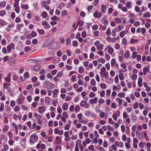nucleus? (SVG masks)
<instances>
[{
	"instance_id": "1",
	"label": "nucleus",
	"mask_w": 151,
	"mask_h": 151,
	"mask_svg": "<svg viewBox=\"0 0 151 151\" xmlns=\"http://www.w3.org/2000/svg\"><path fill=\"white\" fill-rule=\"evenodd\" d=\"M38 139V136L36 134H32L30 136L29 141L30 143L34 144L37 141Z\"/></svg>"
},
{
	"instance_id": "2",
	"label": "nucleus",
	"mask_w": 151,
	"mask_h": 151,
	"mask_svg": "<svg viewBox=\"0 0 151 151\" xmlns=\"http://www.w3.org/2000/svg\"><path fill=\"white\" fill-rule=\"evenodd\" d=\"M45 87L48 89H51L54 87V84L50 81L47 82L45 83Z\"/></svg>"
},
{
	"instance_id": "3",
	"label": "nucleus",
	"mask_w": 151,
	"mask_h": 151,
	"mask_svg": "<svg viewBox=\"0 0 151 151\" xmlns=\"http://www.w3.org/2000/svg\"><path fill=\"white\" fill-rule=\"evenodd\" d=\"M7 48L8 51L9 53H10L11 52L12 50L15 49V45L14 43H11L7 47Z\"/></svg>"
},
{
	"instance_id": "4",
	"label": "nucleus",
	"mask_w": 151,
	"mask_h": 151,
	"mask_svg": "<svg viewBox=\"0 0 151 151\" xmlns=\"http://www.w3.org/2000/svg\"><path fill=\"white\" fill-rule=\"evenodd\" d=\"M102 14L101 12H99L98 11L96 10L93 14V16L94 17L100 18L102 16Z\"/></svg>"
},
{
	"instance_id": "5",
	"label": "nucleus",
	"mask_w": 151,
	"mask_h": 151,
	"mask_svg": "<svg viewBox=\"0 0 151 151\" xmlns=\"http://www.w3.org/2000/svg\"><path fill=\"white\" fill-rule=\"evenodd\" d=\"M101 76L102 77H104L106 79L108 78V72H106L103 73H100Z\"/></svg>"
},
{
	"instance_id": "6",
	"label": "nucleus",
	"mask_w": 151,
	"mask_h": 151,
	"mask_svg": "<svg viewBox=\"0 0 151 151\" xmlns=\"http://www.w3.org/2000/svg\"><path fill=\"white\" fill-rule=\"evenodd\" d=\"M97 97H94L93 99H91L89 100V103L92 104L94 103L96 104L97 103Z\"/></svg>"
},
{
	"instance_id": "7",
	"label": "nucleus",
	"mask_w": 151,
	"mask_h": 151,
	"mask_svg": "<svg viewBox=\"0 0 151 151\" xmlns=\"http://www.w3.org/2000/svg\"><path fill=\"white\" fill-rule=\"evenodd\" d=\"M42 25L44 26L45 28L47 29H49L50 26L49 24L46 21H44L42 22Z\"/></svg>"
},
{
	"instance_id": "8",
	"label": "nucleus",
	"mask_w": 151,
	"mask_h": 151,
	"mask_svg": "<svg viewBox=\"0 0 151 151\" xmlns=\"http://www.w3.org/2000/svg\"><path fill=\"white\" fill-rule=\"evenodd\" d=\"M16 102L17 104H21L23 103L24 99L22 98H18L17 99Z\"/></svg>"
},
{
	"instance_id": "9",
	"label": "nucleus",
	"mask_w": 151,
	"mask_h": 151,
	"mask_svg": "<svg viewBox=\"0 0 151 151\" xmlns=\"http://www.w3.org/2000/svg\"><path fill=\"white\" fill-rule=\"evenodd\" d=\"M40 64H38L35 65L33 68V70L35 71H38L40 68Z\"/></svg>"
},
{
	"instance_id": "10",
	"label": "nucleus",
	"mask_w": 151,
	"mask_h": 151,
	"mask_svg": "<svg viewBox=\"0 0 151 151\" xmlns=\"http://www.w3.org/2000/svg\"><path fill=\"white\" fill-rule=\"evenodd\" d=\"M101 12L103 13H105L107 7H106L104 4H102L101 6Z\"/></svg>"
},
{
	"instance_id": "11",
	"label": "nucleus",
	"mask_w": 151,
	"mask_h": 151,
	"mask_svg": "<svg viewBox=\"0 0 151 151\" xmlns=\"http://www.w3.org/2000/svg\"><path fill=\"white\" fill-rule=\"evenodd\" d=\"M38 110L40 114H42L45 111V108L43 106H40L38 107Z\"/></svg>"
},
{
	"instance_id": "12",
	"label": "nucleus",
	"mask_w": 151,
	"mask_h": 151,
	"mask_svg": "<svg viewBox=\"0 0 151 151\" xmlns=\"http://www.w3.org/2000/svg\"><path fill=\"white\" fill-rule=\"evenodd\" d=\"M127 30L122 31L120 33L119 35L121 37H122L124 36L125 34H127Z\"/></svg>"
},
{
	"instance_id": "13",
	"label": "nucleus",
	"mask_w": 151,
	"mask_h": 151,
	"mask_svg": "<svg viewBox=\"0 0 151 151\" xmlns=\"http://www.w3.org/2000/svg\"><path fill=\"white\" fill-rule=\"evenodd\" d=\"M11 86V84L10 83H4L3 85V87L5 89H8L9 87Z\"/></svg>"
},
{
	"instance_id": "14",
	"label": "nucleus",
	"mask_w": 151,
	"mask_h": 151,
	"mask_svg": "<svg viewBox=\"0 0 151 151\" xmlns=\"http://www.w3.org/2000/svg\"><path fill=\"white\" fill-rule=\"evenodd\" d=\"M68 104L67 103L64 104L62 106V108L63 111H66L68 109Z\"/></svg>"
},
{
	"instance_id": "15",
	"label": "nucleus",
	"mask_w": 151,
	"mask_h": 151,
	"mask_svg": "<svg viewBox=\"0 0 151 151\" xmlns=\"http://www.w3.org/2000/svg\"><path fill=\"white\" fill-rule=\"evenodd\" d=\"M142 79L141 77H139L138 80V85L139 87L142 86Z\"/></svg>"
},
{
	"instance_id": "16",
	"label": "nucleus",
	"mask_w": 151,
	"mask_h": 151,
	"mask_svg": "<svg viewBox=\"0 0 151 151\" xmlns=\"http://www.w3.org/2000/svg\"><path fill=\"white\" fill-rule=\"evenodd\" d=\"M150 12H146L144 14L143 16V18H145L146 17L149 18V17H150Z\"/></svg>"
},
{
	"instance_id": "17",
	"label": "nucleus",
	"mask_w": 151,
	"mask_h": 151,
	"mask_svg": "<svg viewBox=\"0 0 151 151\" xmlns=\"http://www.w3.org/2000/svg\"><path fill=\"white\" fill-rule=\"evenodd\" d=\"M143 132L144 133V135L145 136V138L146 139L147 141H149V139L148 136L147 134V133H146L145 131H143Z\"/></svg>"
},
{
	"instance_id": "18",
	"label": "nucleus",
	"mask_w": 151,
	"mask_h": 151,
	"mask_svg": "<svg viewBox=\"0 0 151 151\" xmlns=\"http://www.w3.org/2000/svg\"><path fill=\"white\" fill-rule=\"evenodd\" d=\"M63 73L62 71H59L57 74V77L60 78L63 76Z\"/></svg>"
},
{
	"instance_id": "19",
	"label": "nucleus",
	"mask_w": 151,
	"mask_h": 151,
	"mask_svg": "<svg viewBox=\"0 0 151 151\" xmlns=\"http://www.w3.org/2000/svg\"><path fill=\"white\" fill-rule=\"evenodd\" d=\"M97 49L98 50H102L103 47V45L102 44H100L97 46Z\"/></svg>"
},
{
	"instance_id": "20",
	"label": "nucleus",
	"mask_w": 151,
	"mask_h": 151,
	"mask_svg": "<svg viewBox=\"0 0 151 151\" xmlns=\"http://www.w3.org/2000/svg\"><path fill=\"white\" fill-rule=\"evenodd\" d=\"M36 30L40 35H43L44 34V30L42 29H37Z\"/></svg>"
},
{
	"instance_id": "21",
	"label": "nucleus",
	"mask_w": 151,
	"mask_h": 151,
	"mask_svg": "<svg viewBox=\"0 0 151 151\" xmlns=\"http://www.w3.org/2000/svg\"><path fill=\"white\" fill-rule=\"evenodd\" d=\"M21 7L22 9H28L29 6L28 5L23 4L21 5Z\"/></svg>"
},
{
	"instance_id": "22",
	"label": "nucleus",
	"mask_w": 151,
	"mask_h": 151,
	"mask_svg": "<svg viewBox=\"0 0 151 151\" xmlns=\"http://www.w3.org/2000/svg\"><path fill=\"white\" fill-rule=\"evenodd\" d=\"M85 114L86 115V116L87 117H89L91 113V112L89 110L87 111H86L85 112Z\"/></svg>"
},
{
	"instance_id": "23",
	"label": "nucleus",
	"mask_w": 151,
	"mask_h": 151,
	"mask_svg": "<svg viewBox=\"0 0 151 151\" xmlns=\"http://www.w3.org/2000/svg\"><path fill=\"white\" fill-rule=\"evenodd\" d=\"M97 60L99 62L102 63H104L105 62V60L103 58H98Z\"/></svg>"
},
{
	"instance_id": "24",
	"label": "nucleus",
	"mask_w": 151,
	"mask_h": 151,
	"mask_svg": "<svg viewBox=\"0 0 151 151\" xmlns=\"http://www.w3.org/2000/svg\"><path fill=\"white\" fill-rule=\"evenodd\" d=\"M84 71V69L82 67H80L78 68V72L80 73H82Z\"/></svg>"
},
{
	"instance_id": "25",
	"label": "nucleus",
	"mask_w": 151,
	"mask_h": 151,
	"mask_svg": "<svg viewBox=\"0 0 151 151\" xmlns=\"http://www.w3.org/2000/svg\"><path fill=\"white\" fill-rule=\"evenodd\" d=\"M124 56L126 58H128L130 56V54L129 51L127 50L125 52L124 54Z\"/></svg>"
},
{
	"instance_id": "26",
	"label": "nucleus",
	"mask_w": 151,
	"mask_h": 151,
	"mask_svg": "<svg viewBox=\"0 0 151 151\" xmlns=\"http://www.w3.org/2000/svg\"><path fill=\"white\" fill-rule=\"evenodd\" d=\"M126 6L128 9H131L132 8V6L130 2L128 1L127 2L126 4Z\"/></svg>"
},
{
	"instance_id": "27",
	"label": "nucleus",
	"mask_w": 151,
	"mask_h": 151,
	"mask_svg": "<svg viewBox=\"0 0 151 151\" xmlns=\"http://www.w3.org/2000/svg\"><path fill=\"white\" fill-rule=\"evenodd\" d=\"M116 101L118 102L119 106H120L122 103V101L121 99L119 98H117L116 99Z\"/></svg>"
},
{
	"instance_id": "28",
	"label": "nucleus",
	"mask_w": 151,
	"mask_h": 151,
	"mask_svg": "<svg viewBox=\"0 0 151 151\" xmlns=\"http://www.w3.org/2000/svg\"><path fill=\"white\" fill-rule=\"evenodd\" d=\"M139 41V40L138 39H131L130 41V43L131 44L137 42Z\"/></svg>"
},
{
	"instance_id": "29",
	"label": "nucleus",
	"mask_w": 151,
	"mask_h": 151,
	"mask_svg": "<svg viewBox=\"0 0 151 151\" xmlns=\"http://www.w3.org/2000/svg\"><path fill=\"white\" fill-rule=\"evenodd\" d=\"M72 45L73 46L77 47L78 46V42L77 41L74 40L72 42Z\"/></svg>"
},
{
	"instance_id": "30",
	"label": "nucleus",
	"mask_w": 151,
	"mask_h": 151,
	"mask_svg": "<svg viewBox=\"0 0 151 151\" xmlns=\"http://www.w3.org/2000/svg\"><path fill=\"white\" fill-rule=\"evenodd\" d=\"M116 63V60L114 58L112 59L111 62V67H113L114 65V64H115Z\"/></svg>"
},
{
	"instance_id": "31",
	"label": "nucleus",
	"mask_w": 151,
	"mask_h": 151,
	"mask_svg": "<svg viewBox=\"0 0 151 151\" xmlns=\"http://www.w3.org/2000/svg\"><path fill=\"white\" fill-rule=\"evenodd\" d=\"M7 23L3 20L2 19H0V24L2 25V26L5 25Z\"/></svg>"
},
{
	"instance_id": "32",
	"label": "nucleus",
	"mask_w": 151,
	"mask_h": 151,
	"mask_svg": "<svg viewBox=\"0 0 151 151\" xmlns=\"http://www.w3.org/2000/svg\"><path fill=\"white\" fill-rule=\"evenodd\" d=\"M86 101H85L83 100H82L81 101V102L80 103V105L81 106H84L85 105V104H86Z\"/></svg>"
},
{
	"instance_id": "33",
	"label": "nucleus",
	"mask_w": 151,
	"mask_h": 151,
	"mask_svg": "<svg viewBox=\"0 0 151 151\" xmlns=\"http://www.w3.org/2000/svg\"><path fill=\"white\" fill-rule=\"evenodd\" d=\"M31 36L32 37V38L33 37H35L37 35V32L35 31H32L31 33Z\"/></svg>"
},
{
	"instance_id": "34",
	"label": "nucleus",
	"mask_w": 151,
	"mask_h": 151,
	"mask_svg": "<svg viewBox=\"0 0 151 151\" xmlns=\"http://www.w3.org/2000/svg\"><path fill=\"white\" fill-rule=\"evenodd\" d=\"M6 4V2L5 1H1L0 3V6L2 7H4Z\"/></svg>"
},
{
	"instance_id": "35",
	"label": "nucleus",
	"mask_w": 151,
	"mask_h": 151,
	"mask_svg": "<svg viewBox=\"0 0 151 151\" xmlns=\"http://www.w3.org/2000/svg\"><path fill=\"white\" fill-rule=\"evenodd\" d=\"M48 45L47 41H46L42 44V48H44L47 47Z\"/></svg>"
},
{
	"instance_id": "36",
	"label": "nucleus",
	"mask_w": 151,
	"mask_h": 151,
	"mask_svg": "<svg viewBox=\"0 0 151 151\" xmlns=\"http://www.w3.org/2000/svg\"><path fill=\"white\" fill-rule=\"evenodd\" d=\"M6 14V12L4 10L0 11V16H3Z\"/></svg>"
},
{
	"instance_id": "37",
	"label": "nucleus",
	"mask_w": 151,
	"mask_h": 151,
	"mask_svg": "<svg viewBox=\"0 0 151 151\" xmlns=\"http://www.w3.org/2000/svg\"><path fill=\"white\" fill-rule=\"evenodd\" d=\"M110 3H113L115 4H116L118 3L117 0H109Z\"/></svg>"
},
{
	"instance_id": "38",
	"label": "nucleus",
	"mask_w": 151,
	"mask_h": 151,
	"mask_svg": "<svg viewBox=\"0 0 151 151\" xmlns=\"http://www.w3.org/2000/svg\"><path fill=\"white\" fill-rule=\"evenodd\" d=\"M78 142V141H76V147L75 149V151H79V149L78 148V143H77V142Z\"/></svg>"
},
{
	"instance_id": "39",
	"label": "nucleus",
	"mask_w": 151,
	"mask_h": 151,
	"mask_svg": "<svg viewBox=\"0 0 151 151\" xmlns=\"http://www.w3.org/2000/svg\"><path fill=\"white\" fill-rule=\"evenodd\" d=\"M62 149L60 145H58L55 148V150L57 151H60Z\"/></svg>"
},
{
	"instance_id": "40",
	"label": "nucleus",
	"mask_w": 151,
	"mask_h": 151,
	"mask_svg": "<svg viewBox=\"0 0 151 151\" xmlns=\"http://www.w3.org/2000/svg\"><path fill=\"white\" fill-rule=\"evenodd\" d=\"M99 31H96L94 32L93 35L95 37H98L99 35Z\"/></svg>"
},
{
	"instance_id": "41",
	"label": "nucleus",
	"mask_w": 151,
	"mask_h": 151,
	"mask_svg": "<svg viewBox=\"0 0 151 151\" xmlns=\"http://www.w3.org/2000/svg\"><path fill=\"white\" fill-rule=\"evenodd\" d=\"M111 34L110 29L109 28H108L106 32V35L107 36H109Z\"/></svg>"
},
{
	"instance_id": "42",
	"label": "nucleus",
	"mask_w": 151,
	"mask_h": 151,
	"mask_svg": "<svg viewBox=\"0 0 151 151\" xmlns=\"http://www.w3.org/2000/svg\"><path fill=\"white\" fill-rule=\"evenodd\" d=\"M113 52V49L112 47H110L109 50H108V52L110 54H111Z\"/></svg>"
},
{
	"instance_id": "43",
	"label": "nucleus",
	"mask_w": 151,
	"mask_h": 151,
	"mask_svg": "<svg viewBox=\"0 0 151 151\" xmlns=\"http://www.w3.org/2000/svg\"><path fill=\"white\" fill-rule=\"evenodd\" d=\"M118 96L119 97L122 98L124 96V93L120 92L118 94Z\"/></svg>"
},
{
	"instance_id": "44",
	"label": "nucleus",
	"mask_w": 151,
	"mask_h": 151,
	"mask_svg": "<svg viewBox=\"0 0 151 151\" xmlns=\"http://www.w3.org/2000/svg\"><path fill=\"white\" fill-rule=\"evenodd\" d=\"M37 79L36 77L34 76L31 79L32 81L34 83H35L37 81Z\"/></svg>"
},
{
	"instance_id": "45",
	"label": "nucleus",
	"mask_w": 151,
	"mask_h": 151,
	"mask_svg": "<svg viewBox=\"0 0 151 151\" xmlns=\"http://www.w3.org/2000/svg\"><path fill=\"white\" fill-rule=\"evenodd\" d=\"M50 101V99L48 98L45 99V102L47 105H49Z\"/></svg>"
},
{
	"instance_id": "46",
	"label": "nucleus",
	"mask_w": 151,
	"mask_h": 151,
	"mask_svg": "<svg viewBox=\"0 0 151 151\" xmlns=\"http://www.w3.org/2000/svg\"><path fill=\"white\" fill-rule=\"evenodd\" d=\"M15 105V102L14 101L12 100L11 102L10 106L12 107H14Z\"/></svg>"
},
{
	"instance_id": "47",
	"label": "nucleus",
	"mask_w": 151,
	"mask_h": 151,
	"mask_svg": "<svg viewBox=\"0 0 151 151\" xmlns=\"http://www.w3.org/2000/svg\"><path fill=\"white\" fill-rule=\"evenodd\" d=\"M3 147L4 149V150L5 151H6L8 150L9 148L8 146L6 144L4 145Z\"/></svg>"
},
{
	"instance_id": "48",
	"label": "nucleus",
	"mask_w": 151,
	"mask_h": 151,
	"mask_svg": "<svg viewBox=\"0 0 151 151\" xmlns=\"http://www.w3.org/2000/svg\"><path fill=\"white\" fill-rule=\"evenodd\" d=\"M143 73L145 75H146L147 72V67H144L143 69Z\"/></svg>"
},
{
	"instance_id": "49",
	"label": "nucleus",
	"mask_w": 151,
	"mask_h": 151,
	"mask_svg": "<svg viewBox=\"0 0 151 151\" xmlns=\"http://www.w3.org/2000/svg\"><path fill=\"white\" fill-rule=\"evenodd\" d=\"M97 53L98 55L101 56H103L104 55V52L101 50L98 51Z\"/></svg>"
},
{
	"instance_id": "50",
	"label": "nucleus",
	"mask_w": 151,
	"mask_h": 151,
	"mask_svg": "<svg viewBox=\"0 0 151 151\" xmlns=\"http://www.w3.org/2000/svg\"><path fill=\"white\" fill-rule=\"evenodd\" d=\"M143 1L141 0H138L136 2V4L138 5H140Z\"/></svg>"
},
{
	"instance_id": "51",
	"label": "nucleus",
	"mask_w": 151,
	"mask_h": 151,
	"mask_svg": "<svg viewBox=\"0 0 151 151\" xmlns=\"http://www.w3.org/2000/svg\"><path fill=\"white\" fill-rule=\"evenodd\" d=\"M91 83L92 85L93 86H95L96 85V83L94 79H92L91 81Z\"/></svg>"
},
{
	"instance_id": "52",
	"label": "nucleus",
	"mask_w": 151,
	"mask_h": 151,
	"mask_svg": "<svg viewBox=\"0 0 151 151\" xmlns=\"http://www.w3.org/2000/svg\"><path fill=\"white\" fill-rule=\"evenodd\" d=\"M119 77L120 80H123L124 79V77L122 73H120L119 74Z\"/></svg>"
},
{
	"instance_id": "53",
	"label": "nucleus",
	"mask_w": 151,
	"mask_h": 151,
	"mask_svg": "<svg viewBox=\"0 0 151 151\" xmlns=\"http://www.w3.org/2000/svg\"><path fill=\"white\" fill-rule=\"evenodd\" d=\"M8 135L10 139H11L13 138V136L11 132H8Z\"/></svg>"
},
{
	"instance_id": "54",
	"label": "nucleus",
	"mask_w": 151,
	"mask_h": 151,
	"mask_svg": "<svg viewBox=\"0 0 151 151\" xmlns=\"http://www.w3.org/2000/svg\"><path fill=\"white\" fill-rule=\"evenodd\" d=\"M40 93L42 95H45L46 94L47 92L44 90H41L40 91Z\"/></svg>"
},
{
	"instance_id": "55",
	"label": "nucleus",
	"mask_w": 151,
	"mask_h": 151,
	"mask_svg": "<svg viewBox=\"0 0 151 151\" xmlns=\"http://www.w3.org/2000/svg\"><path fill=\"white\" fill-rule=\"evenodd\" d=\"M5 81L8 82H10L11 81V79L9 77H6L4 78Z\"/></svg>"
},
{
	"instance_id": "56",
	"label": "nucleus",
	"mask_w": 151,
	"mask_h": 151,
	"mask_svg": "<svg viewBox=\"0 0 151 151\" xmlns=\"http://www.w3.org/2000/svg\"><path fill=\"white\" fill-rule=\"evenodd\" d=\"M108 122L110 124H113L114 123V122H113L112 119L111 118L109 119Z\"/></svg>"
},
{
	"instance_id": "57",
	"label": "nucleus",
	"mask_w": 151,
	"mask_h": 151,
	"mask_svg": "<svg viewBox=\"0 0 151 151\" xmlns=\"http://www.w3.org/2000/svg\"><path fill=\"white\" fill-rule=\"evenodd\" d=\"M135 11L137 12H140V9H139V7H138L137 6H135Z\"/></svg>"
},
{
	"instance_id": "58",
	"label": "nucleus",
	"mask_w": 151,
	"mask_h": 151,
	"mask_svg": "<svg viewBox=\"0 0 151 151\" xmlns=\"http://www.w3.org/2000/svg\"><path fill=\"white\" fill-rule=\"evenodd\" d=\"M4 105L3 104H1V106L0 107V111L2 112V111L4 110Z\"/></svg>"
},
{
	"instance_id": "59",
	"label": "nucleus",
	"mask_w": 151,
	"mask_h": 151,
	"mask_svg": "<svg viewBox=\"0 0 151 151\" xmlns=\"http://www.w3.org/2000/svg\"><path fill=\"white\" fill-rule=\"evenodd\" d=\"M80 110V107L79 105L76 106L75 108V110L76 111H78Z\"/></svg>"
},
{
	"instance_id": "60",
	"label": "nucleus",
	"mask_w": 151,
	"mask_h": 151,
	"mask_svg": "<svg viewBox=\"0 0 151 151\" xmlns=\"http://www.w3.org/2000/svg\"><path fill=\"white\" fill-rule=\"evenodd\" d=\"M14 142L13 140H10L9 141V143L10 146L13 145V144L14 143Z\"/></svg>"
},
{
	"instance_id": "61",
	"label": "nucleus",
	"mask_w": 151,
	"mask_h": 151,
	"mask_svg": "<svg viewBox=\"0 0 151 151\" xmlns=\"http://www.w3.org/2000/svg\"><path fill=\"white\" fill-rule=\"evenodd\" d=\"M137 77V75L134 74L132 75L131 76V78L132 80H136Z\"/></svg>"
},
{
	"instance_id": "62",
	"label": "nucleus",
	"mask_w": 151,
	"mask_h": 151,
	"mask_svg": "<svg viewBox=\"0 0 151 151\" xmlns=\"http://www.w3.org/2000/svg\"><path fill=\"white\" fill-rule=\"evenodd\" d=\"M59 92L58 90V89H55L53 91V94L55 95H56Z\"/></svg>"
},
{
	"instance_id": "63",
	"label": "nucleus",
	"mask_w": 151,
	"mask_h": 151,
	"mask_svg": "<svg viewBox=\"0 0 151 151\" xmlns=\"http://www.w3.org/2000/svg\"><path fill=\"white\" fill-rule=\"evenodd\" d=\"M29 74L28 72H27L25 73L24 74V77L26 78H29Z\"/></svg>"
},
{
	"instance_id": "64",
	"label": "nucleus",
	"mask_w": 151,
	"mask_h": 151,
	"mask_svg": "<svg viewBox=\"0 0 151 151\" xmlns=\"http://www.w3.org/2000/svg\"><path fill=\"white\" fill-rule=\"evenodd\" d=\"M47 13L45 12H44L42 13V16L43 18H45L47 16Z\"/></svg>"
}]
</instances>
